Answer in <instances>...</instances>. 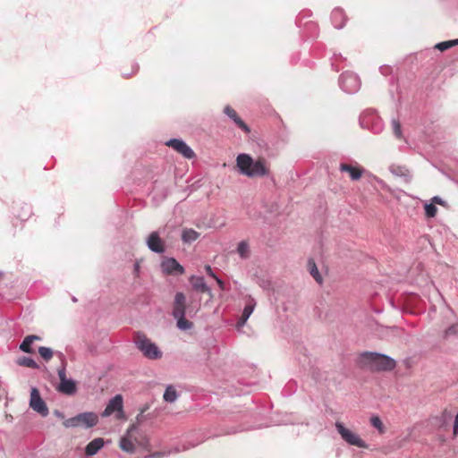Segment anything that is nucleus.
I'll use <instances>...</instances> for the list:
<instances>
[{
	"label": "nucleus",
	"mask_w": 458,
	"mask_h": 458,
	"mask_svg": "<svg viewBox=\"0 0 458 458\" xmlns=\"http://www.w3.org/2000/svg\"><path fill=\"white\" fill-rule=\"evenodd\" d=\"M236 167L239 174L249 178L263 177L269 174V168L263 158L254 160L249 154L241 153L236 157Z\"/></svg>",
	"instance_id": "1"
},
{
	"label": "nucleus",
	"mask_w": 458,
	"mask_h": 458,
	"mask_svg": "<svg viewBox=\"0 0 458 458\" xmlns=\"http://www.w3.org/2000/svg\"><path fill=\"white\" fill-rule=\"evenodd\" d=\"M359 364L375 371H391L395 366V360L383 353L364 352L360 355Z\"/></svg>",
	"instance_id": "2"
},
{
	"label": "nucleus",
	"mask_w": 458,
	"mask_h": 458,
	"mask_svg": "<svg viewBox=\"0 0 458 458\" xmlns=\"http://www.w3.org/2000/svg\"><path fill=\"white\" fill-rule=\"evenodd\" d=\"M186 296L182 292H177L174 295L172 316L176 320L178 329L187 331L193 327V323L186 319Z\"/></svg>",
	"instance_id": "3"
},
{
	"label": "nucleus",
	"mask_w": 458,
	"mask_h": 458,
	"mask_svg": "<svg viewBox=\"0 0 458 458\" xmlns=\"http://www.w3.org/2000/svg\"><path fill=\"white\" fill-rule=\"evenodd\" d=\"M134 344L142 355L148 360H156L163 356L160 348L143 333L138 332L136 334Z\"/></svg>",
	"instance_id": "4"
},
{
	"label": "nucleus",
	"mask_w": 458,
	"mask_h": 458,
	"mask_svg": "<svg viewBox=\"0 0 458 458\" xmlns=\"http://www.w3.org/2000/svg\"><path fill=\"white\" fill-rule=\"evenodd\" d=\"M360 125L369 130L374 134H379L384 130V123L374 110H366L360 116Z\"/></svg>",
	"instance_id": "5"
},
{
	"label": "nucleus",
	"mask_w": 458,
	"mask_h": 458,
	"mask_svg": "<svg viewBox=\"0 0 458 458\" xmlns=\"http://www.w3.org/2000/svg\"><path fill=\"white\" fill-rule=\"evenodd\" d=\"M340 88L348 94L356 93L360 88L359 76L352 72H345L339 78Z\"/></svg>",
	"instance_id": "6"
},
{
	"label": "nucleus",
	"mask_w": 458,
	"mask_h": 458,
	"mask_svg": "<svg viewBox=\"0 0 458 458\" xmlns=\"http://www.w3.org/2000/svg\"><path fill=\"white\" fill-rule=\"evenodd\" d=\"M335 428L342 438L349 445L360 448H367V444L359 437V435L346 428L342 423L336 422Z\"/></svg>",
	"instance_id": "7"
},
{
	"label": "nucleus",
	"mask_w": 458,
	"mask_h": 458,
	"mask_svg": "<svg viewBox=\"0 0 458 458\" xmlns=\"http://www.w3.org/2000/svg\"><path fill=\"white\" fill-rule=\"evenodd\" d=\"M30 407L42 417H47L49 413L47 403L41 398L39 391L36 387H32L30 391Z\"/></svg>",
	"instance_id": "8"
},
{
	"label": "nucleus",
	"mask_w": 458,
	"mask_h": 458,
	"mask_svg": "<svg viewBox=\"0 0 458 458\" xmlns=\"http://www.w3.org/2000/svg\"><path fill=\"white\" fill-rule=\"evenodd\" d=\"M114 411L117 412L116 417L118 419L123 417V401L121 394H116L109 400L101 415L102 417H109Z\"/></svg>",
	"instance_id": "9"
},
{
	"label": "nucleus",
	"mask_w": 458,
	"mask_h": 458,
	"mask_svg": "<svg viewBox=\"0 0 458 458\" xmlns=\"http://www.w3.org/2000/svg\"><path fill=\"white\" fill-rule=\"evenodd\" d=\"M165 145L174 148L180 153L183 157L191 159L195 157V153L187 143L181 139H170L165 142Z\"/></svg>",
	"instance_id": "10"
},
{
	"label": "nucleus",
	"mask_w": 458,
	"mask_h": 458,
	"mask_svg": "<svg viewBox=\"0 0 458 458\" xmlns=\"http://www.w3.org/2000/svg\"><path fill=\"white\" fill-rule=\"evenodd\" d=\"M160 267L165 275H182L185 272L184 267L174 258H164Z\"/></svg>",
	"instance_id": "11"
},
{
	"label": "nucleus",
	"mask_w": 458,
	"mask_h": 458,
	"mask_svg": "<svg viewBox=\"0 0 458 458\" xmlns=\"http://www.w3.org/2000/svg\"><path fill=\"white\" fill-rule=\"evenodd\" d=\"M146 243L148 248L155 253L162 254L165 251V243L157 231H154L148 235Z\"/></svg>",
	"instance_id": "12"
},
{
	"label": "nucleus",
	"mask_w": 458,
	"mask_h": 458,
	"mask_svg": "<svg viewBox=\"0 0 458 458\" xmlns=\"http://www.w3.org/2000/svg\"><path fill=\"white\" fill-rule=\"evenodd\" d=\"M169 191L167 186L164 185L161 182H156L153 185L151 195L152 199L156 203V205L160 204L163 200L166 199L168 196Z\"/></svg>",
	"instance_id": "13"
},
{
	"label": "nucleus",
	"mask_w": 458,
	"mask_h": 458,
	"mask_svg": "<svg viewBox=\"0 0 458 458\" xmlns=\"http://www.w3.org/2000/svg\"><path fill=\"white\" fill-rule=\"evenodd\" d=\"M224 114L227 115L235 125L242 130L244 132L249 133L250 131V127L242 120L237 114L236 111L230 106H225L223 110Z\"/></svg>",
	"instance_id": "14"
},
{
	"label": "nucleus",
	"mask_w": 458,
	"mask_h": 458,
	"mask_svg": "<svg viewBox=\"0 0 458 458\" xmlns=\"http://www.w3.org/2000/svg\"><path fill=\"white\" fill-rule=\"evenodd\" d=\"M189 282L191 284L193 290L199 293H206L212 296L211 289L207 285L202 276H191L189 278Z\"/></svg>",
	"instance_id": "15"
},
{
	"label": "nucleus",
	"mask_w": 458,
	"mask_h": 458,
	"mask_svg": "<svg viewBox=\"0 0 458 458\" xmlns=\"http://www.w3.org/2000/svg\"><path fill=\"white\" fill-rule=\"evenodd\" d=\"M80 426L86 428H92L97 425L98 419L94 412H81L79 413Z\"/></svg>",
	"instance_id": "16"
},
{
	"label": "nucleus",
	"mask_w": 458,
	"mask_h": 458,
	"mask_svg": "<svg viewBox=\"0 0 458 458\" xmlns=\"http://www.w3.org/2000/svg\"><path fill=\"white\" fill-rule=\"evenodd\" d=\"M331 21L335 29H342L346 22V16L341 8H335L331 13Z\"/></svg>",
	"instance_id": "17"
},
{
	"label": "nucleus",
	"mask_w": 458,
	"mask_h": 458,
	"mask_svg": "<svg viewBox=\"0 0 458 458\" xmlns=\"http://www.w3.org/2000/svg\"><path fill=\"white\" fill-rule=\"evenodd\" d=\"M57 389L60 393L72 395L77 391L76 383L74 380L68 378L60 382Z\"/></svg>",
	"instance_id": "18"
},
{
	"label": "nucleus",
	"mask_w": 458,
	"mask_h": 458,
	"mask_svg": "<svg viewBox=\"0 0 458 458\" xmlns=\"http://www.w3.org/2000/svg\"><path fill=\"white\" fill-rule=\"evenodd\" d=\"M104 446V440L98 437L90 441L85 447V454L88 456L96 454Z\"/></svg>",
	"instance_id": "19"
},
{
	"label": "nucleus",
	"mask_w": 458,
	"mask_h": 458,
	"mask_svg": "<svg viewBox=\"0 0 458 458\" xmlns=\"http://www.w3.org/2000/svg\"><path fill=\"white\" fill-rule=\"evenodd\" d=\"M340 171L349 173L351 179L353 181L359 180L362 174L361 170L344 163L340 165Z\"/></svg>",
	"instance_id": "20"
},
{
	"label": "nucleus",
	"mask_w": 458,
	"mask_h": 458,
	"mask_svg": "<svg viewBox=\"0 0 458 458\" xmlns=\"http://www.w3.org/2000/svg\"><path fill=\"white\" fill-rule=\"evenodd\" d=\"M308 270L310 276L316 280L317 283H318L319 284H322V276L320 275L318 267L312 259H310L308 260Z\"/></svg>",
	"instance_id": "21"
},
{
	"label": "nucleus",
	"mask_w": 458,
	"mask_h": 458,
	"mask_svg": "<svg viewBox=\"0 0 458 458\" xmlns=\"http://www.w3.org/2000/svg\"><path fill=\"white\" fill-rule=\"evenodd\" d=\"M256 307V301L249 296L246 299L245 306L242 313V317H243L245 319H248L252 312L254 311V309Z\"/></svg>",
	"instance_id": "22"
},
{
	"label": "nucleus",
	"mask_w": 458,
	"mask_h": 458,
	"mask_svg": "<svg viewBox=\"0 0 458 458\" xmlns=\"http://www.w3.org/2000/svg\"><path fill=\"white\" fill-rule=\"evenodd\" d=\"M456 337H458V323H454L444 331L443 338L445 340H451Z\"/></svg>",
	"instance_id": "23"
},
{
	"label": "nucleus",
	"mask_w": 458,
	"mask_h": 458,
	"mask_svg": "<svg viewBox=\"0 0 458 458\" xmlns=\"http://www.w3.org/2000/svg\"><path fill=\"white\" fill-rule=\"evenodd\" d=\"M34 335H27L20 345V349L26 353H33L34 350L31 348V344L34 342Z\"/></svg>",
	"instance_id": "24"
},
{
	"label": "nucleus",
	"mask_w": 458,
	"mask_h": 458,
	"mask_svg": "<svg viewBox=\"0 0 458 458\" xmlns=\"http://www.w3.org/2000/svg\"><path fill=\"white\" fill-rule=\"evenodd\" d=\"M199 233L193 229H184L182 233L183 242H192L198 239Z\"/></svg>",
	"instance_id": "25"
},
{
	"label": "nucleus",
	"mask_w": 458,
	"mask_h": 458,
	"mask_svg": "<svg viewBox=\"0 0 458 458\" xmlns=\"http://www.w3.org/2000/svg\"><path fill=\"white\" fill-rule=\"evenodd\" d=\"M16 363L19 366L27 367V368H30V369H38L39 368L38 364L32 358L26 357V356L20 357L16 360Z\"/></svg>",
	"instance_id": "26"
},
{
	"label": "nucleus",
	"mask_w": 458,
	"mask_h": 458,
	"mask_svg": "<svg viewBox=\"0 0 458 458\" xmlns=\"http://www.w3.org/2000/svg\"><path fill=\"white\" fill-rule=\"evenodd\" d=\"M56 355L60 358V360L62 361L61 367L57 369V374H58L60 382H62L65 379H68L66 377V360H65V356L64 355V353L58 352H56Z\"/></svg>",
	"instance_id": "27"
},
{
	"label": "nucleus",
	"mask_w": 458,
	"mask_h": 458,
	"mask_svg": "<svg viewBox=\"0 0 458 458\" xmlns=\"http://www.w3.org/2000/svg\"><path fill=\"white\" fill-rule=\"evenodd\" d=\"M178 394L174 387L171 385L167 386L164 393L163 398L167 403H174L176 401Z\"/></svg>",
	"instance_id": "28"
},
{
	"label": "nucleus",
	"mask_w": 458,
	"mask_h": 458,
	"mask_svg": "<svg viewBox=\"0 0 458 458\" xmlns=\"http://www.w3.org/2000/svg\"><path fill=\"white\" fill-rule=\"evenodd\" d=\"M120 448L128 454H132L135 451V445L133 442L127 437L121 438Z\"/></svg>",
	"instance_id": "29"
},
{
	"label": "nucleus",
	"mask_w": 458,
	"mask_h": 458,
	"mask_svg": "<svg viewBox=\"0 0 458 458\" xmlns=\"http://www.w3.org/2000/svg\"><path fill=\"white\" fill-rule=\"evenodd\" d=\"M237 252L242 259H248L250 256V247L245 241L239 242L237 247Z\"/></svg>",
	"instance_id": "30"
},
{
	"label": "nucleus",
	"mask_w": 458,
	"mask_h": 458,
	"mask_svg": "<svg viewBox=\"0 0 458 458\" xmlns=\"http://www.w3.org/2000/svg\"><path fill=\"white\" fill-rule=\"evenodd\" d=\"M391 124L394 135L399 140L403 139V132L400 122L397 119H392Z\"/></svg>",
	"instance_id": "31"
},
{
	"label": "nucleus",
	"mask_w": 458,
	"mask_h": 458,
	"mask_svg": "<svg viewBox=\"0 0 458 458\" xmlns=\"http://www.w3.org/2000/svg\"><path fill=\"white\" fill-rule=\"evenodd\" d=\"M38 353L46 361L51 360L54 355V352L51 348L46 346H40L38 348Z\"/></svg>",
	"instance_id": "32"
},
{
	"label": "nucleus",
	"mask_w": 458,
	"mask_h": 458,
	"mask_svg": "<svg viewBox=\"0 0 458 458\" xmlns=\"http://www.w3.org/2000/svg\"><path fill=\"white\" fill-rule=\"evenodd\" d=\"M64 426L65 428H76V427H80V419H79V414L74 416V417H72V418H69L67 420H65L64 421Z\"/></svg>",
	"instance_id": "33"
},
{
	"label": "nucleus",
	"mask_w": 458,
	"mask_h": 458,
	"mask_svg": "<svg viewBox=\"0 0 458 458\" xmlns=\"http://www.w3.org/2000/svg\"><path fill=\"white\" fill-rule=\"evenodd\" d=\"M454 47L453 40L442 41L435 46V48L440 51H445Z\"/></svg>",
	"instance_id": "34"
},
{
	"label": "nucleus",
	"mask_w": 458,
	"mask_h": 458,
	"mask_svg": "<svg viewBox=\"0 0 458 458\" xmlns=\"http://www.w3.org/2000/svg\"><path fill=\"white\" fill-rule=\"evenodd\" d=\"M437 208L433 203H428L425 205V213L428 217H434L437 214Z\"/></svg>",
	"instance_id": "35"
},
{
	"label": "nucleus",
	"mask_w": 458,
	"mask_h": 458,
	"mask_svg": "<svg viewBox=\"0 0 458 458\" xmlns=\"http://www.w3.org/2000/svg\"><path fill=\"white\" fill-rule=\"evenodd\" d=\"M370 423L374 428L378 429L380 432L384 431V426H383V423L379 417H377V416L371 417Z\"/></svg>",
	"instance_id": "36"
},
{
	"label": "nucleus",
	"mask_w": 458,
	"mask_h": 458,
	"mask_svg": "<svg viewBox=\"0 0 458 458\" xmlns=\"http://www.w3.org/2000/svg\"><path fill=\"white\" fill-rule=\"evenodd\" d=\"M451 418H452V412L450 411H448L447 409H445L442 411V413L439 417V420L443 424H445L451 420Z\"/></svg>",
	"instance_id": "37"
},
{
	"label": "nucleus",
	"mask_w": 458,
	"mask_h": 458,
	"mask_svg": "<svg viewBox=\"0 0 458 458\" xmlns=\"http://www.w3.org/2000/svg\"><path fill=\"white\" fill-rule=\"evenodd\" d=\"M248 319H245L243 317L241 316L240 319L236 323V329L238 331H241L243 326L246 324Z\"/></svg>",
	"instance_id": "38"
},
{
	"label": "nucleus",
	"mask_w": 458,
	"mask_h": 458,
	"mask_svg": "<svg viewBox=\"0 0 458 458\" xmlns=\"http://www.w3.org/2000/svg\"><path fill=\"white\" fill-rule=\"evenodd\" d=\"M165 456V453L156 452L148 455H145L144 458H162Z\"/></svg>",
	"instance_id": "39"
},
{
	"label": "nucleus",
	"mask_w": 458,
	"mask_h": 458,
	"mask_svg": "<svg viewBox=\"0 0 458 458\" xmlns=\"http://www.w3.org/2000/svg\"><path fill=\"white\" fill-rule=\"evenodd\" d=\"M205 271L209 276L213 277L214 279L216 277V275L213 272L209 265L205 266Z\"/></svg>",
	"instance_id": "40"
},
{
	"label": "nucleus",
	"mask_w": 458,
	"mask_h": 458,
	"mask_svg": "<svg viewBox=\"0 0 458 458\" xmlns=\"http://www.w3.org/2000/svg\"><path fill=\"white\" fill-rule=\"evenodd\" d=\"M390 170H391V172H392L393 174H397V175H402V174H402V172H401L402 168H401V167H399V166H396V167H395V166L392 165V166L390 167Z\"/></svg>",
	"instance_id": "41"
},
{
	"label": "nucleus",
	"mask_w": 458,
	"mask_h": 458,
	"mask_svg": "<svg viewBox=\"0 0 458 458\" xmlns=\"http://www.w3.org/2000/svg\"><path fill=\"white\" fill-rule=\"evenodd\" d=\"M215 280L216 281L217 284H218V287L220 288V290L224 291L225 289V283L224 281L219 278L218 276H216L215 278Z\"/></svg>",
	"instance_id": "42"
},
{
	"label": "nucleus",
	"mask_w": 458,
	"mask_h": 458,
	"mask_svg": "<svg viewBox=\"0 0 458 458\" xmlns=\"http://www.w3.org/2000/svg\"><path fill=\"white\" fill-rule=\"evenodd\" d=\"M382 74L386 75L388 72H391V67L389 66H380L379 68Z\"/></svg>",
	"instance_id": "43"
},
{
	"label": "nucleus",
	"mask_w": 458,
	"mask_h": 458,
	"mask_svg": "<svg viewBox=\"0 0 458 458\" xmlns=\"http://www.w3.org/2000/svg\"><path fill=\"white\" fill-rule=\"evenodd\" d=\"M432 201H433V204L434 203H437V204H439V205H444L445 204V201L438 196H435L432 198Z\"/></svg>",
	"instance_id": "44"
},
{
	"label": "nucleus",
	"mask_w": 458,
	"mask_h": 458,
	"mask_svg": "<svg viewBox=\"0 0 458 458\" xmlns=\"http://www.w3.org/2000/svg\"><path fill=\"white\" fill-rule=\"evenodd\" d=\"M453 434L454 437L458 436V422L454 421Z\"/></svg>",
	"instance_id": "45"
},
{
	"label": "nucleus",
	"mask_w": 458,
	"mask_h": 458,
	"mask_svg": "<svg viewBox=\"0 0 458 458\" xmlns=\"http://www.w3.org/2000/svg\"><path fill=\"white\" fill-rule=\"evenodd\" d=\"M54 414H55L57 418H60V419H64V416L63 412H61V411H58V410H55V411H54Z\"/></svg>",
	"instance_id": "46"
},
{
	"label": "nucleus",
	"mask_w": 458,
	"mask_h": 458,
	"mask_svg": "<svg viewBox=\"0 0 458 458\" xmlns=\"http://www.w3.org/2000/svg\"><path fill=\"white\" fill-rule=\"evenodd\" d=\"M139 272H140V265H139V263H138V262H136V263L134 264V273H135L136 275H138V274H139Z\"/></svg>",
	"instance_id": "47"
},
{
	"label": "nucleus",
	"mask_w": 458,
	"mask_h": 458,
	"mask_svg": "<svg viewBox=\"0 0 458 458\" xmlns=\"http://www.w3.org/2000/svg\"><path fill=\"white\" fill-rule=\"evenodd\" d=\"M454 47L458 45V38L453 39Z\"/></svg>",
	"instance_id": "48"
},
{
	"label": "nucleus",
	"mask_w": 458,
	"mask_h": 458,
	"mask_svg": "<svg viewBox=\"0 0 458 458\" xmlns=\"http://www.w3.org/2000/svg\"><path fill=\"white\" fill-rule=\"evenodd\" d=\"M139 69V65L136 64L135 66H133V72H136Z\"/></svg>",
	"instance_id": "49"
},
{
	"label": "nucleus",
	"mask_w": 458,
	"mask_h": 458,
	"mask_svg": "<svg viewBox=\"0 0 458 458\" xmlns=\"http://www.w3.org/2000/svg\"><path fill=\"white\" fill-rule=\"evenodd\" d=\"M34 341H39L41 338L38 335H34Z\"/></svg>",
	"instance_id": "50"
},
{
	"label": "nucleus",
	"mask_w": 458,
	"mask_h": 458,
	"mask_svg": "<svg viewBox=\"0 0 458 458\" xmlns=\"http://www.w3.org/2000/svg\"><path fill=\"white\" fill-rule=\"evenodd\" d=\"M454 421L458 422V413L455 415Z\"/></svg>",
	"instance_id": "51"
},
{
	"label": "nucleus",
	"mask_w": 458,
	"mask_h": 458,
	"mask_svg": "<svg viewBox=\"0 0 458 458\" xmlns=\"http://www.w3.org/2000/svg\"><path fill=\"white\" fill-rule=\"evenodd\" d=\"M27 208H28V212L30 213V208L27 207Z\"/></svg>",
	"instance_id": "52"
}]
</instances>
